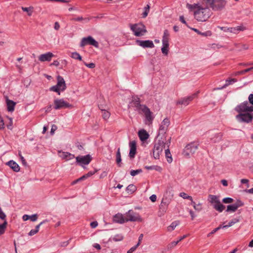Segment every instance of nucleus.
Masks as SVG:
<instances>
[{
  "instance_id": "obj_1",
  "label": "nucleus",
  "mask_w": 253,
  "mask_h": 253,
  "mask_svg": "<svg viewBox=\"0 0 253 253\" xmlns=\"http://www.w3.org/2000/svg\"><path fill=\"white\" fill-rule=\"evenodd\" d=\"M187 4V7L192 10H194L195 18L198 21H206L211 15L212 12L210 9L208 7V5L204 6L203 4Z\"/></svg>"
},
{
  "instance_id": "obj_2",
  "label": "nucleus",
  "mask_w": 253,
  "mask_h": 253,
  "mask_svg": "<svg viewBox=\"0 0 253 253\" xmlns=\"http://www.w3.org/2000/svg\"><path fill=\"white\" fill-rule=\"evenodd\" d=\"M132 102L133 104V106L136 108L135 110L139 114H144L146 119V124L149 125L152 124L154 119L152 112L145 105L140 103V98L138 97H133L132 99Z\"/></svg>"
},
{
  "instance_id": "obj_3",
  "label": "nucleus",
  "mask_w": 253,
  "mask_h": 253,
  "mask_svg": "<svg viewBox=\"0 0 253 253\" xmlns=\"http://www.w3.org/2000/svg\"><path fill=\"white\" fill-rule=\"evenodd\" d=\"M170 143V138L167 141L163 140H158L155 142L153 149V155L155 159H159L164 149L169 148Z\"/></svg>"
},
{
  "instance_id": "obj_4",
  "label": "nucleus",
  "mask_w": 253,
  "mask_h": 253,
  "mask_svg": "<svg viewBox=\"0 0 253 253\" xmlns=\"http://www.w3.org/2000/svg\"><path fill=\"white\" fill-rule=\"evenodd\" d=\"M203 3L210 5L215 11H220L225 7L227 1L225 0H203Z\"/></svg>"
},
{
  "instance_id": "obj_5",
  "label": "nucleus",
  "mask_w": 253,
  "mask_h": 253,
  "mask_svg": "<svg viewBox=\"0 0 253 253\" xmlns=\"http://www.w3.org/2000/svg\"><path fill=\"white\" fill-rule=\"evenodd\" d=\"M208 200L216 211L221 212L224 210L225 207L220 203L218 196L210 195Z\"/></svg>"
},
{
  "instance_id": "obj_6",
  "label": "nucleus",
  "mask_w": 253,
  "mask_h": 253,
  "mask_svg": "<svg viewBox=\"0 0 253 253\" xmlns=\"http://www.w3.org/2000/svg\"><path fill=\"white\" fill-rule=\"evenodd\" d=\"M199 144L196 142H191L187 144L183 149L182 155L185 158H190L198 150Z\"/></svg>"
},
{
  "instance_id": "obj_7",
  "label": "nucleus",
  "mask_w": 253,
  "mask_h": 253,
  "mask_svg": "<svg viewBox=\"0 0 253 253\" xmlns=\"http://www.w3.org/2000/svg\"><path fill=\"white\" fill-rule=\"evenodd\" d=\"M130 28L133 32L134 35L136 37L143 36L147 32L145 26L140 23L131 24L130 26Z\"/></svg>"
},
{
  "instance_id": "obj_8",
  "label": "nucleus",
  "mask_w": 253,
  "mask_h": 253,
  "mask_svg": "<svg viewBox=\"0 0 253 253\" xmlns=\"http://www.w3.org/2000/svg\"><path fill=\"white\" fill-rule=\"evenodd\" d=\"M57 83L56 85L51 86L49 90L50 91H54L59 95L60 94V91H64L66 88L65 82L63 77L60 76H58L57 78Z\"/></svg>"
},
{
  "instance_id": "obj_9",
  "label": "nucleus",
  "mask_w": 253,
  "mask_h": 253,
  "mask_svg": "<svg viewBox=\"0 0 253 253\" xmlns=\"http://www.w3.org/2000/svg\"><path fill=\"white\" fill-rule=\"evenodd\" d=\"M126 221H142V218L138 213L134 212L132 210H129L126 214Z\"/></svg>"
},
{
  "instance_id": "obj_10",
  "label": "nucleus",
  "mask_w": 253,
  "mask_h": 253,
  "mask_svg": "<svg viewBox=\"0 0 253 253\" xmlns=\"http://www.w3.org/2000/svg\"><path fill=\"white\" fill-rule=\"evenodd\" d=\"M235 110L237 112L242 113L243 112H253V106H250L248 102L245 101L240 105H238Z\"/></svg>"
},
{
  "instance_id": "obj_11",
  "label": "nucleus",
  "mask_w": 253,
  "mask_h": 253,
  "mask_svg": "<svg viewBox=\"0 0 253 253\" xmlns=\"http://www.w3.org/2000/svg\"><path fill=\"white\" fill-rule=\"evenodd\" d=\"M54 108L56 110L70 108L72 105L63 99H56L54 100Z\"/></svg>"
},
{
  "instance_id": "obj_12",
  "label": "nucleus",
  "mask_w": 253,
  "mask_h": 253,
  "mask_svg": "<svg viewBox=\"0 0 253 253\" xmlns=\"http://www.w3.org/2000/svg\"><path fill=\"white\" fill-rule=\"evenodd\" d=\"M199 93V91H198L190 96L181 98L180 100L177 101L176 103L177 104H181L184 106L188 105L189 103L194 99V98L197 96Z\"/></svg>"
},
{
  "instance_id": "obj_13",
  "label": "nucleus",
  "mask_w": 253,
  "mask_h": 253,
  "mask_svg": "<svg viewBox=\"0 0 253 253\" xmlns=\"http://www.w3.org/2000/svg\"><path fill=\"white\" fill-rule=\"evenodd\" d=\"M88 44L93 45L96 47L98 46V43L90 36L83 38L80 45L82 47H84Z\"/></svg>"
},
{
  "instance_id": "obj_14",
  "label": "nucleus",
  "mask_w": 253,
  "mask_h": 253,
  "mask_svg": "<svg viewBox=\"0 0 253 253\" xmlns=\"http://www.w3.org/2000/svg\"><path fill=\"white\" fill-rule=\"evenodd\" d=\"M236 118L240 122L249 123L251 122L253 119V115L248 113H240L237 115Z\"/></svg>"
},
{
  "instance_id": "obj_15",
  "label": "nucleus",
  "mask_w": 253,
  "mask_h": 253,
  "mask_svg": "<svg viewBox=\"0 0 253 253\" xmlns=\"http://www.w3.org/2000/svg\"><path fill=\"white\" fill-rule=\"evenodd\" d=\"M76 162L80 165H88L92 160L90 155L79 156L76 158Z\"/></svg>"
},
{
  "instance_id": "obj_16",
  "label": "nucleus",
  "mask_w": 253,
  "mask_h": 253,
  "mask_svg": "<svg viewBox=\"0 0 253 253\" xmlns=\"http://www.w3.org/2000/svg\"><path fill=\"white\" fill-rule=\"evenodd\" d=\"M169 125L170 121L169 119L168 118H165L161 123L159 128V133L162 134L165 133L167 132Z\"/></svg>"
},
{
  "instance_id": "obj_17",
  "label": "nucleus",
  "mask_w": 253,
  "mask_h": 253,
  "mask_svg": "<svg viewBox=\"0 0 253 253\" xmlns=\"http://www.w3.org/2000/svg\"><path fill=\"white\" fill-rule=\"evenodd\" d=\"M136 43L137 45L143 47H149L153 48L154 47V44L152 41L146 40V41H141L136 40Z\"/></svg>"
},
{
  "instance_id": "obj_18",
  "label": "nucleus",
  "mask_w": 253,
  "mask_h": 253,
  "mask_svg": "<svg viewBox=\"0 0 253 253\" xmlns=\"http://www.w3.org/2000/svg\"><path fill=\"white\" fill-rule=\"evenodd\" d=\"M113 221L116 223L123 224L127 222L126 216L120 213H118L115 215L113 217Z\"/></svg>"
},
{
  "instance_id": "obj_19",
  "label": "nucleus",
  "mask_w": 253,
  "mask_h": 253,
  "mask_svg": "<svg viewBox=\"0 0 253 253\" xmlns=\"http://www.w3.org/2000/svg\"><path fill=\"white\" fill-rule=\"evenodd\" d=\"M54 56V54L51 52H48L40 55L39 56V60L41 62L50 61Z\"/></svg>"
},
{
  "instance_id": "obj_20",
  "label": "nucleus",
  "mask_w": 253,
  "mask_h": 253,
  "mask_svg": "<svg viewBox=\"0 0 253 253\" xmlns=\"http://www.w3.org/2000/svg\"><path fill=\"white\" fill-rule=\"evenodd\" d=\"M130 151L129 156L130 158H133L136 154V145L134 141L129 142Z\"/></svg>"
},
{
  "instance_id": "obj_21",
  "label": "nucleus",
  "mask_w": 253,
  "mask_h": 253,
  "mask_svg": "<svg viewBox=\"0 0 253 253\" xmlns=\"http://www.w3.org/2000/svg\"><path fill=\"white\" fill-rule=\"evenodd\" d=\"M59 153H60L59 155L60 157H61L62 159L66 160V161L72 160L75 158L74 155L70 153L65 152H60Z\"/></svg>"
},
{
  "instance_id": "obj_22",
  "label": "nucleus",
  "mask_w": 253,
  "mask_h": 253,
  "mask_svg": "<svg viewBox=\"0 0 253 253\" xmlns=\"http://www.w3.org/2000/svg\"><path fill=\"white\" fill-rule=\"evenodd\" d=\"M9 166L13 171L18 172L20 170V167L19 165L13 161H10L6 164Z\"/></svg>"
},
{
  "instance_id": "obj_23",
  "label": "nucleus",
  "mask_w": 253,
  "mask_h": 253,
  "mask_svg": "<svg viewBox=\"0 0 253 253\" xmlns=\"http://www.w3.org/2000/svg\"><path fill=\"white\" fill-rule=\"evenodd\" d=\"M138 136L140 138V139L142 141H145L149 137L148 133L146 130L144 129H142L139 131Z\"/></svg>"
},
{
  "instance_id": "obj_24",
  "label": "nucleus",
  "mask_w": 253,
  "mask_h": 253,
  "mask_svg": "<svg viewBox=\"0 0 253 253\" xmlns=\"http://www.w3.org/2000/svg\"><path fill=\"white\" fill-rule=\"evenodd\" d=\"M6 104L8 111L9 112L13 111L16 103L12 100L7 99Z\"/></svg>"
},
{
  "instance_id": "obj_25",
  "label": "nucleus",
  "mask_w": 253,
  "mask_h": 253,
  "mask_svg": "<svg viewBox=\"0 0 253 253\" xmlns=\"http://www.w3.org/2000/svg\"><path fill=\"white\" fill-rule=\"evenodd\" d=\"M90 20V18L89 17L83 18L82 16H78L77 17H75L71 19V20L72 21L80 22L83 21V23H87Z\"/></svg>"
},
{
  "instance_id": "obj_26",
  "label": "nucleus",
  "mask_w": 253,
  "mask_h": 253,
  "mask_svg": "<svg viewBox=\"0 0 253 253\" xmlns=\"http://www.w3.org/2000/svg\"><path fill=\"white\" fill-rule=\"evenodd\" d=\"M116 161L117 165L119 167H121L122 165V158H121V152H120V148H119L118 149L117 153H116Z\"/></svg>"
},
{
  "instance_id": "obj_27",
  "label": "nucleus",
  "mask_w": 253,
  "mask_h": 253,
  "mask_svg": "<svg viewBox=\"0 0 253 253\" xmlns=\"http://www.w3.org/2000/svg\"><path fill=\"white\" fill-rule=\"evenodd\" d=\"M244 30V28L241 26H237L236 27L230 28V33L237 34L240 31Z\"/></svg>"
},
{
  "instance_id": "obj_28",
  "label": "nucleus",
  "mask_w": 253,
  "mask_h": 253,
  "mask_svg": "<svg viewBox=\"0 0 253 253\" xmlns=\"http://www.w3.org/2000/svg\"><path fill=\"white\" fill-rule=\"evenodd\" d=\"M166 148H167V149H165V155L167 158L168 162L169 163H170L172 162V159L171 155V154L170 153V151H169V148H168V147H166Z\"/></svg>"
},
{
  "instance_id": "obj_29",
  "label": "nucleus",
  "mask_w": 253,
  "mask_h": 253,
  "mask_svg": "<svg viewBox=\"0 0 253 253\" xmlns=\"http://www.w3.org/2000/svg\"><path fill=\"white\" fill-rule=\"evenodd\" d=\"M136 190V187L133 184L129 185L127 187L126 191L128 193L132 194Z\"/></svg>"
},
{
  "instance_id": "obj_30",
  "label": "nucleus",
  "mask_w": 253,
  "mask_h": 253,
  "mask_svg": "<svg viewBox=\"0 0 253 253\" xmlns=\"http://www.w3.org/2000/svg\"><path fill=\"white\" fill-rule=\"evenodd\" d=\"M7 225V222L5 220L2 224H0V235L4 233Z\"/></svg>"
},
{
  "instance_id": "obj_31",
  "label": "nucleus",
  "mask_w": 253,
  "mask_h": 253,
  "mask_svg": "<svg viewBox=\"0 0 253 253\" xmlns=\"http://www.w3.org/2000/svg\"><path fill=\"white\" fill-rule=\"evenodd\" d=\"M71 57L73 59L79 60L80 61L82 60V56L79 53L77 52H72Z\"/></svg>"
},
{
  "instance_id": "obj_32",
  "label": "nucleus",
  "mask_w": 253,
  "mask_h": 253,
  "mask_svg": "<svg viewBox=\"0 0 253 253\" xmlns=\"http://www.w3.org/2000/svg\"><path fill=\"white\" fill-rule=\"evenodd\" d=\"M178 224V221H174L172 222L171 224L168 227V230L169 231H172Z\"/></svg>"
},
{
  "instance_id": "obj_33",
  "label": "nucleus",
  "mask_w": 253,
  "mask_h": 253,
  "mask_svg": "<svg viewBox=\"0 0 253 253\" xmlns=\"http://www.w3.org/2000/svg\"><path fill=\"white\" fill-rule=\"evenodd\" d=\"M22 9L25 11L27 12L28 15L31 16L33 12V7H22Z\"/></svg>"
},
{
  "instance_id": "obj_34",
  "label": "nucleus",
  "mask_w": 253,
  "mask_h": 253,
  "mask_svg": "<svg viewBox=\"0 0 253 253\" xmlns=\"http://www.w3.org/2000/svg\"><path fill=\"white\" fill-rule=\"evenodd\" d=\"M237 208L233 204L231 205H228L227 207L226 211H232L235 212L237 210Z\"/></svg>"
},
{
  "instance_id": "obj_35",
  "label": "nucleus",
  "mask_w": 253,
  "mask_h": 253,
  "mask_svg": "<svg viewBox=\"0 0 253 253\" xmlns=\"http://www.w3.org/2000/svg\"><path fill=\"white\" fill-rule=\"evenodd\" d=\"M236 46L237 47L239 48V50H247L249 48V46L246 44H238Z\"/></svg>"
},
{
  "instance_id": "obj_36",
  "label": "nucleus",
  "mask_w": 253,
  "mask_h": 253,
  "mask_svg": "<svg viewBox=\"0 0 253 253\" xmlns=\"http://www.w3.org/2000/svg\"><path fill=\"white\" fill-rule=\"evenodd\" d=\"M142 171L141 169H138L136 170H131L130 172V175L132 176H134L137 174H139Z\"/></svg>"
},
{
  "instance_id": "obj_37",
  "label": "nucleus",
  "mask_w": 253,
  "mask_h": 253,
  "mask_svg": "<svg viewBox=\"0 0 253 253\" xmlns=\"http://www.w3.org/2000/svg\"><path fill=\"white\" fill-rule=\"evenodd\" d=\"M179 196L184 199H188L192 200V197L188 196L187 194L184 192L180 193Z\"/></svg>"
},
{
  "instance_id": "obj_38",
  "label": "nucleus",
  "mask_w": 253,
  "mask_h": 253,
  "mask_svg": "<svg viewBox=\"0 0 253 253\" xmlns=\"http://www.w3.org/2000/svg\"><path fill=\"white\" fill-rule=\"evenodd\" d=\"M169 37H163V40H162L163 45H165L166 46H169Z\"/></svg>"
},
{
  "instance_id": "obj_39",
  "label": "nucleus",
  "mask_w": 253,
  "mask_h": 253,
  "mask_svg": "<svg viewBox=\"0 0 253 253\" xmlns=\"http://www.w3.org/2000/svg\"><path fill=\"white\" fill-rule=\"evenodd\" d=\"M95 171H89L87 173L82 176V179H84V180H85V179L93 175Z\"/></svg>"
},
{
  "instance_id": "obj_40",
  "label": "nucleus",
  "mask_w": 253,
  "mask_h": 253,
  "mask_svg": "<svg viewBox=\"0 0 253 253\" xmlns=\"http://www.w3.org/2000/svg\"><path fill=\"white\" fill-rule=\"evenodd\" d=\"M102 116L104 119L107 120L110 117V113L104 110V112H102Z\"/></svg>"
},
{
  "instance_id": "obj_41",
  "label": "nucleus",
  "mask_w": 253,
  "mask_h": 253,
  "mask_svg": "<svg viewBox=\"0 0 253 253\" xmlns=\"http://www.w3.org/2000/svg\"><path fill=\"white\" fill-rule=\"evenodd\" d=\"M169 46H165V45H163V47L161 49L162 52L163 54L165 55H168L169 51Z\"/></svg>"
},
{
  "instance_id": "obj_42",
  "label": "nucleus",
  "mask_w": 253,
  "mask_h": 253,
  "mask_svg": "<svg viewBox=\"0 0 253 253\" xmlns=\"http://www.w3.org/2000/svg\"><path fill=\"white\" fill-rule=\"evenodd\" d=\"M222 202L225 204L232 203L233 202V199L231 198H225L222 200Z\"/></svg>"
},
{
  "instance_id": "obj_43",
  "label": "nucleus",
  "mask_w": 253,
  "mask_h": 253,
  "mask_svg": "<svg viewBox=\"0 0 253 253\" xmlns=\"http://www.w3.org/2000/svg\"><path fill=\"white\" fill-rule=\"evenodd\" d=\"M220 229H221V225H219L217 228L214 229L211 232L209 233L208 234V237L211 236L212 234L215 233L216 231H218Z\"/></svg>"
},
{
  "instance_id": "obj_44",
  "label": "nucleus",
  "mask_w": 253,
  "mask_h": 253,
  "mask_svg": "<svg viewBox=\"0 0 253 253\" xmlns=\"http://www.w3.org/2000/svg\"><path fill=\"white\" fill-rule=\"evenodd\" d=\"M239 222V219L236 218H235L234 219H232L229 223L228 224L230 226H232L235 223Z\"/></svg>"
},
{
  "instance_id": "obj_45",
  "label": "nucleus",
  "mask_w": 253,
  "mask_h": 253,
  "mask_svg": "<svg viewBox=\"0 0 253 253\" xmlns=\"http://www.w3.org/2000/svg\"><path fill=\"white\" fill-rule=\"evenodd\" d=\"M18 155H19L20 159V160H21V161L22 162V164L24 166H26L27 165V162H26L25 159H24V158L21 155V153L20 152H19Z\"/></svg>"
},
{
  "instance_id": "obj_46",
  "label": "nucleus",
  "mask_w": 253,
  "mask_h": 253,
  "mask_svg": "<svg viewBox=\"0 0 253 253\" xmlns=\"http://www.w3.org/2000/svg\"><path fill=\"white\" fill-rule=\"evenodd\" d=\"M164 203V200H163L162 201L161 203L160 206V209L162 210L163 211L166 212V210H167V207L164 206V205H163Z\"/></svg>"
},
{
  "instance_id": "obj_47",
  "label": "nucleus",
  "mask_w": 253,
  "mask_h": 253,
  "mask_svg": "<svg viewBox=\"0 0 253 253\" xmlns=\"http://www.w3.org/2000/svg\"><path fill=\"white\" fill-rule=\"evenodd\" d=\"M236 207L237 209L243 206V203L240 200H238L235 204H233Z\"/></svg>"
},
{
  "instance_id": "obj_48",
  "label": "nucleus",
  "mask_w": 253,
  "mask_h": 253,
  "mask_svg": "<svg viewBox=\"0 0 253 253\" xmlns=\"http://www.w3.org/2000/svg\"><path fill=\"white\" fill-rule=\"evenodd\" d=\"M38 219V214H34L32 215H30V219L32 221H36Z\"/></svg>"
},
{
  "instance_id": "obj_49",
  "label": "nucleus",
  "mask_w": 253,
  "mask_h": 253,
  "mask_svg": "<svg viewBox=\"0 0 253 253\" xmlns=\"http://www.w3.org/2000/svg\"><path fill=\"white\" fill-rule=\"evenodd\" d=\"M218 28L225 32H230V28L227 27H220L218 26Z\"/></svg>"
},
{
  "instance_id": "obj_50",
  "label": "nucleus",
  "mask_w": 253,
  "mask_h": 253,
  "mask_svg": "<svg viewBox=\"0 0 253 253\" xmlns=\"http://www.w3.org/2000/svg\"><path fill=\"white\" fill-rule=\"evenodd\" d=\"M200 35L204 36V37H208L210 36L211 35V31H208L204 33H202L201 32V34H200Z\"/></svg>"
},
{
  "instance_id": "obj_51",
  "label": "nucleus",
  "mask_w": 253,
  "mask_h": 253,
  "mask_svg": "<svg viewBox=\"0 0 253 253\" xmlns=\"http://www.w3.org/2000/svg\"><path fill=\"white\" fill-rule=\"evenodd\" d=\"M46 222V220H44L43 221H42V222H41L40 224H39L38 225H37L36 227H35V229H34L35 230H37V232L38 233L39 231V229H40V226L43 224V223H45Z\"/></svg>"
},
{
  "instance_id": "obj_52",
  "label": "nucleus",
  "mask_w": 253,
  "mask_h": 253,
  "mask_svg": "<svg viewBox=\"0 0 253 253\" xmlns=\"http://www.w3.org/2000/svg\"><path fill=\"white\" fill-rule=\"evenodd\" d=\"M237 82V80L235 79H231V80H229L228 81H226V82H228L225 84V86L228 85L229 84H231L234 83H235Z\"/></svg>"
},
{
  "instance_id": "obj_53",
  "label": "nucleus",
  "mask_w": 253,
  "mask_h": 253,
  "mask_svg": "<svg viewBox=\"0 0 253 253\" xmlns=\"http://www.w3.org/2000/svg\"><path fill=\"white\" fill-rule=\"evenodd\" d=\"M194 209L196 211H201L202 210V209L201 204H199L198 205H196V206H194Z\"/></svg>"
},
{
  "instance_id": "obj_54",
  "label": "nucleus",
  "mask_w": 253,
  "mask_h": 253,
  "mask_svg": "<svg viewBox=\"0 0 253 253\" xmlns=\"http://www.w3.org/2000/svg\"><path fill=\"white\" fill-rule=\"evenodd\" d=\"M6 215L2 211L1 208L0 207V218L2 220H4L5 219Z\"/></svg>"
},
{
  "instance_id": "obj_55",
  "label": "nucleus",
  "mask_w": 253,
  "mask_h": 253,
  "mask_svg": "<svg viewBox=\"0 0 253 253\" xmlns=\"http://www.w3.org/2000/svg\"><path fill=\"white\" fill-rule=\"evenodd\" d=\"M145 8V10L143 14L144 17H146L147 16L148 12L149 11L150 7H149V6L148 5H147V7H146Z\"/></svg>"
},
{
  "instance_id": "obj_56",
  "label": "nucleus",
  "mask_w": 253,
  "mask_h": 253,
  "mask_svg": "<svg viewBox=\"0 0 253 253\" xmlns=\"http://www.w3.org/2000/svg\"><path fill=\"white\" fill-rule=\"evenodd\" d=\"M143 234H141L138 237V241L137 244H136V246L138 247L140 245V244L142 242V240H143Z\"/></svg>"
},
{
  "instance_id": "obj_57",
  "label": "nucleus",
  "mask_w": 253,
  "mask_h": 253,
  "mask_svg": "<svg viewBox=\"0 0 253 253\" xmlns=\"http://www.w3.org/2000/svg\"><path fill=\"white\" fill-rule=\"evenodd\" d=\"M84 65L87 66V67L89 68H93L95 67V64L93 63H90L89 64H87L85 62H84Z\"/></svg>"
},
{
  "instance_id": "obj_58",
  "label": "nucleus",
  "mask_w": 253,
  "mask_h": 253,
  "mask_svg": "<svg viewBox=\"0 0 253 253\" xmlns=\"http://www.w3.org/2000/svg\"><path fill=\"white\" fill-rule=\"evenodd\" d=\"M248 99L250 103L253 105V94H250L249 95Z\"/></svg>"
},
{
  "instance_id": "obj_59",
  "label": "nucleus",
  "mask_w": 253,
  "mask_h": 253,
  "mask_svg": "<svg viewBox=\"0 0 253 253\" xmlns=\"http://www.w3.org/2000/svg\"><path fill=\"white\" fill-rule=\"evenodd\" d=\"M60 26L59 23L58 22H55L54 25V29L55 30L57 31L60 29Z\"/></svg>"
},
{
  "instance_id": "obj_60",
  "label": "nucleus",
  "mask_w": 253,
  "mask_h": 253,
  "mask_svg": "<svg viewBox=\"0 0 253 253\" xmlns=\"http://www.w3.org/2000/svg\"><path fill=\"white\" fill-rule=\"evenodd\" d=\"M179 20L183 24H185L187 27H189L186 22V21L184 19V17L183 16H180L179 17Z\"/></svg>"
},
{
  "instance_id": "obj_61",
  "label": "nucleus",
  "mask_w": 253,
  "mask_h": 253,
  "mask_svg": "<svg viewBox=\"0 0 253 253\" xmlns=\"http://www.w3.org/2000/svg\"><path fill=\"white\" fill-rule=\"evenodd\" d=\"M90 225L92 228H95L97 226L98 223L97 221H93L90 223Z\"/></svg>"
},
{
  "instance_id": "obj_62",
  "label": "nucleus",
  "mask_w": 253,
  "mask_h": 253,
  "mask_svg": "<svg viewBox=\"0 0 253 253\" xmlns=\"http://www.w3.org/2000/svg\"><path fill=\"white\" fill-rule=\"evenodd\" d=\"M138 247V246H136V245H135V246H133L132 247V248H131L127 252V253H132V252H133L136 249V248Z\"/></svg>"
},
{
  "instance_id": "obj_63",
  "label": "nucleus",
  "mask_w": 253,
  "mask_h": 253,
  "mask_svg": "<svg viewBox=\"0 0 253 253\" xmlns=\"http://www.w3.org/2000/svg\"><path fill=\"white\" fill-rule=\"evenodd\" d=\"M150 199L152 202H155L157 199V196L156 195H152L150 197Z\"/></svg>"
},
{
  "instance_id": "obj_64",
  "label": "nucleus",
  "mask_w": 253,
  "mask_h": 253,
  "mask_svg": "<svg viewBox=\"0 0 253 253\" xmlns=\"http://www.w3.org/2000/svg\"><path fill=\"white\" fill-rule=\"evenodd\" d=\"M36 233H37V230H35V229H32L30 231L28 234L29 236H31L36 234Z\"/></svg>"
}]
</instances>
